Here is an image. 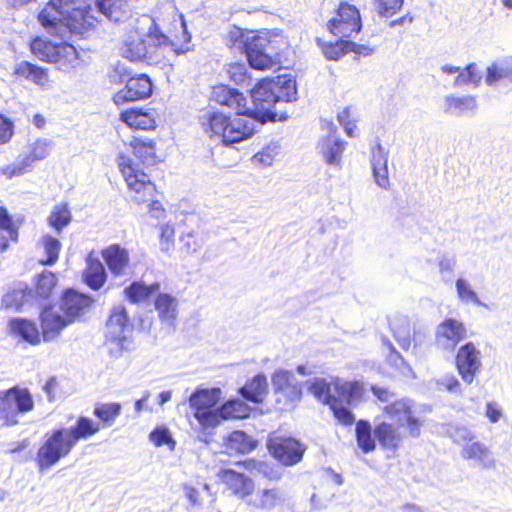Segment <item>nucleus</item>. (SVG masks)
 <instances>
[{"label": "nucleus", "instance_id": "52", "mask_svg": "<svg viewBox=\"0 0 512 512\" xmlns=\"http://www.w3.org/2000/svg\"><path fill=\"white\" fill-rule=\"evenodd\" d=\"M448 434L454 443L464 445L476 441V434L466 425L455 424L448 429Z\"/></svg>", "mask_w": 512, "mask_h": 512}, {"label": "nucleus", "instance_id": "42", "mask_svg": "<svg viewBox=\"0 0 512 512\" xmlns=\"http://www.w3.org/2000/svg\"><path fill=\"white\" fill-rule=\"evenodd\" d=\"M160 288V284L155 282L151 285H146L144 282H133L130 286L124 289L126 297L132 303H139L147 300L152 294L156 293Z\"/></svg>", "mask_w": 512, "mask_h": 512}, {"label": "nucleus", "instance_id": "53", "mask_svg": "<svg viewBox=\"0 0 512 512\" xmlns=\"http://www.w3.org/2000/svg\"><path fill=\"white\" fill-rule=\"evenodd\" d=\"M57 283L56 275L50 271H44L38 275L36 292L42 298H48Z\"/></svg>", "mask_w": 512, "mask_h": 512}, {"label": "nucleus", "instance_id": "16", "mask_svg": "<svg viewBox=\"0 0 512 512\" xmlns=\"http://www.w3.org/2000/svg\"><path fill=\"white\" fill-rule=\"evenodd\" d=\"M272 455L286 466L301 461L305 447L293 438H276L269 442Z\"/></svg>", "mask_w": 512, "mask_h": 512}, {"label": "nucleus", "instance_id": "57", "mask_svg": "<svg viewBox=\"0 0 512 512\" xmlns=\"http://www.w3.org/2000/svg\"><path fill=\"white\" fill-rule=\"evenodd\" d=\"M255 32L253 31H243L242 29L238 27H234L229 32V41L232 44L233 47L244 51L246 48V39L251 38V36H254Z\"/></svg>", "mask_w": 512, "mask_h": 512}, {"label": "nucleus", "instance_id": "51", "mask_svg": "<svg viewBox=\"0 0 512 512\" xmlns=\"http://www.w3.org/2000/svg\"><path fill=\"white\" fill-rule=\"evenodd\" d=\"M317 43L320 46L323 54L329 60H338L343 55L348 53L346 49L347 40H338L335 43L323 42L321 39H317Z\"/></svg>", "mask_w": 512, "mask_h": 512}, {"label": "nucleus", "instance_id": "3", "mask_svg": "<svg viewBox=\"0 0 512 512\" xmlns=\"http://www.w3.org/2000/svg\"><path fill=\"white\" fill-rule=\"evenodd\" d=\"M90 12L89 0H49L37 19L53 35H62L64 28L73 34H83L93 26Z\"/></svg>", "mask_w": 512, "mask_h": 512}, {"label": "nucleus", "instance_id": "46", "mask_svg": "<svg viewBox=\"0 0 512 512\" xmlns=\"http://www.w3.org/2000/svg\"><path fill=\"white\" fill-rule=\"evenodd\" d=\"M122 406L119 403H100L94 408L93 414L103 424L102 427H110L120 415Z\"/></svg>", "mask_w": 512, "mask_h": 512}, {"label": "nucleus", "instance_id": "13", "mask_svg": "<svg viewBox=\"0 0 512 512\" xmlns=\"http://www.w3.org/2000/svg\"><path fill=\"white\" fill-rule=\"evenodd\" d=\"M456 367L462 380L468 385L472 384L482 367L481 352L472 342L459 348Z\"/></svg>", "mask_w": 512, "mask_h": 512}, {"label": "nucleus", "instance_id": "22", "mask_svg": "<svg viewBox=\"0 0 512 512\" xmlns=\"http://www.w3.org/2000/svg\"><path fill=\"white\" fill-rule=\"evenodd\" d=\"M131 330L132 325L125 307L123 305L114 306L107 321V331L109 336L115 341L122 342L126 340L127 335Z\"/></svg>", "mask_w": 512, "mask_h": 512}, {"label": "nucleus", "instance_id": "56", "mask_svg": "<svg viewBox=\"0 0 512 512\" xmlns=\"http://www.w3.org/2000/svg\"><path fill=\"white\" fill-rule=\"evenodd\" d=\"M343 404L345 403L335 399L334 403H331L329 406L333 410L334 416L339 420V422L344 425H350L354 422L355 417Z\"/></svg>", "mask_w": 512, "mask_h": 512}, {"label": "nucleus", "instance_id": "38", "mask_svg": "<svg viewBox=\"0 0 512 512\" xmlns=\"http://www.w3.org/2000/svg\"><path fill=\"white\" fill-rule=\"evenodd\" d=\"M65 429L74 445H76L79 440L87 439L98 433L101 429V424L88 417L81 416L77 419L74 426Z\"/></svg>", "mask_w": 512, "mask_h": 512}, {"label": "nucleus", "instance_id": "45", "mask_svg": "<svg viewBox=\"0 0 512 512\" xmlns=\"http://www.w3.org/2000/svg\"><path fill=\"white\" fill-rule=\"evenodd\" d=\"M483 78V73L480 71L475 63L467 65L465 68H459L457 76L453 82L454 87H463L473 84L478 87Z\"/></svg>", "mask_w": 512, "mask_h": 512}, {"label": "nucleus", "instance_id": "30", "mask_svg": "<svg viewBox=\"0 0 512 512\" xmlns=\"http://www.w3.org/2000/svg\"><path fill=\"white\" fill-rule=\"evenodd\" d=\"M98 11L113 22H123L130 16V6L126 0H96Z\"/></svg>", "mask_w": 512, "mask_h": 512}, {"label": "nucleus", "instance_id": "7", "mask_svg": "<svg viewBox=\"0 0 512 512\" xmlns=\"http://www.w3.org/2000/svg\"><path fill=\"white\" fill-rule=\"evenodd\" d=\"M34 401L26 388L14 386L8 390L0 391V418L8 426L19 423V414L32 411Z\"/></svg>", "mask_w": 512, "mask_h": 512}, {"label": "nucleus", "instance_id": "58", "mask_svg": "<svg viewBox=\"0 0 512 512\" xmlns=\"http://www.w3.org/2000/svg\"><path fill=\"white\" fill-rule=\"evenodd\" d=\"M149 438L151 442L155 444V446H162V445H170V448L173 449L175 442L172 439L171 433L167 428L159 427L154 429L150 435Z\"/></svg>", "mask_w": 512, "mask_h": 512}, {"label": "nucleus", "instance_id": "36", "mask_svg": "<svg viewBox=\"0 0 512 512\" xmlns=\"http://www.w3.org/2000/svg\"><path fill=\"white\" fill-rule=\"evenodd\" d=\"M243 398L254 403H261L268 392L267 379L263 374L256 375L239 390Z\"/></svg>", "mask_w": 512, "mask_h": 512}, {"label": "nucleus", "instance_id": "11", "mask_svg": "<svg viewBox=\"0 0 512 512\" xmlns=\"http://www.w3.org/2000/svg\"><path fill=\"white\" fill-rule=\"evenodd\" d=\"M329 31L341 38H349L361 30V17L358 9L349 3H341L335 17L327 24Z\"/></svg>", "mask_w": 512, "mask_h": 512}, {"label": "nucleus", "instance_id": "41", "mask_svg": "<svg viewBox=\"0 0 512 512\" xmlns=\"http://www.w3.org/2000/svg\"><path fill=\"white\" fill-rule=\"evenodd\" d=\"M336 378L327 381L324 378H316L310 385V392L323 403L330 405L336 399Z\"/></svg>", "mask_w": 512, "mask_h": 512}, {"label": "nucleus", "instance_id": "35", "mask_svg": "<svg viewBox=\"0 0 512 512\" xmlns=\"http://www.w3.org/2000/svg\"><path fill=\"white\" fill-rule=\"evenodd\" d=\"M121 120L134 129L150 130L156 125L151 112L132 108L121 113Z\"/></svg>", "mask_w": 512, "mask_h": 512}, {"label": "nucleus", "instance_id": "37", "mask_svg": "<svg viewBox=\"0 0 512 512\" xmlns=\"http://www.w3.org/2000/svg\"><path fill=\"white\" fill-rule=\"evenodd\" d=\"M50 63L56 64L58 69L64 71L75 67L78 63L76 48L65 42L57 43Z\"/></svg>", "mask_w": 512, "mask_h": 512}, {"label": "nucleus", "instance_id": "59", "mask_svg": "<svg viewBox=\"0 0 512 512\" xmlns=\"http://www.w3.org/2000/svg\"><path fill=\"white\" fill-rule=\"evenodd\" d=\"M25 293L21 290H14L3 296L2 304L6 308H15L20 310L24 305Z\"/></svg>", "mask_w": 512, "mask_h": 512}, {"label": "nucleus", "instance_id": "60", "mask_svg": "<svg viewBox=\"0 0 512 512\" xmlns=\"http://www.w3.org/2000/svg\"><path fill=\"white\" fill-rule=\"evenodd\" d=\"M388 156L389 152L380 143H378L372 149V168L388 167Z\"/></svg>", "mask_w": 512, "mask_h": 512}, {"label": "nucleus", "instance_id": "19", "mask_svg": "<svg viewBox=\"0 0 512 512\" xmlns=\"http://www.w3.org/2000/svg\"><path fill=\"white\" fill-rule=\"evenodd\" d=\"M93 300L74 290H67L60 302L59 310L70 323L83 315L91 306Z\"/></svg>", "mask_w": 512, "mask_h": 512}, {"label": "nucleus", "instance_id": "50", "mask_svg": "<svg viewBox=\"0 0 512 512\" xmlns=\"http://www.w3.org/2000/svg\"><path fill=\"white\" fill-rule=\"evenodd\" d=\"M40 244L42 245L47 256V258L42 261V263L45 265H53L56 263L59 257V252L61 250L60 241L50 235H44L41 238Z\"/></svg>", "mask_w": 512, "mask_h": 512}, {"label": "nucleus", "instance_id": "31", "mask_svg": "<svg viewBox=\"0 0 512 512\" xmlns=\"http://www.w3.org/2000/svg\"><path fill=\"white\" fill-rule=\"evenodd\" d=\"M11 333L24 341L37 345L41 342V334L37 325L28 319L14 318L9 321Z\"/></svg>", "mask_w": 512, "mask_h": 512}, {"label": "nucleus", "instance_id": "14", "mask_svg": "<svg viewBox=\"0 0 512 512\" xmlns=\"http://www.w3.org/2000/svg\"><path fill=\"white\" fill-rule=\"evenodd\" d=\"M51 150V141L38 139L29 146V154L20 156L14 163L4 169V173L13 177L24 174L35 161L45 159Z\"/></svg>", "mask_w": 512, "mask_h": 512}, {"label": "nucleus", "instance_id": "20", "mask_svg": "<svg viewBox=\"0 0 512 512\" xmlns=\"http://www.w3.org/2000/svg\"><path fill=\"white\" fill-rule=\"evenodd\" d=\"M218 477L223 484L239 498H245L254 491V482L241 472L232 469H221Z\"/></svg>", "mask_w": 512, "mask_h": 512}, {"label": "nucleus", "instance_id": "2", "mask_svg": "<svg viewBox=\"0 0 512 512\" xmlns=\"http://www.w3.org/2000/svg\"><path fill=\"white\" fill-rule=\"evenodd\" d=\"M180 26L183 43L178 45L162 32L154 18L149 15H141L136 19L133 29L124 40L121 48L122 55L131 61H152L158 50L168 47L176 55L185 54L190 50L191 35L187 31L186 23L182 17Z\"/></svg>", "mask_w": 512, "mask_h": 512}, {"label": "nucleus", "instance_id": "62", "mask_svg": "<svg viewBox=\"0 0 512 512\" xmlns=\"http://www.w3.org/2000/svg\"><path fill=\"white\" fill-rule=\"evenodd\" d=\"M485 416L492 424L498 423L504 416L502 407L495 401H490L485 407Z\"/></svg>", "mask_w": 512, "mask_h": 512}, {"label": "nucleus", "instance_id": "40", "mask_svg": "<svg viewBox=\"0 0 512 512\" xmlns=\"http://www.w3.org/2000/svg\"><path fill=\"white\" fill-rule=\"evenodd\" d=\"M224 446L228 454H245L255 448L256 442L243 431H233L226 439Z\"/></svg>", "mask_w": 512, "mask_h": 512}, {"label": "nucleus", "instance_id": "24", "mask_svg": "<svg viewBox=\"0 0 512 512\" xmlns=\"http://www.w3.org/2000/svg\"><path fill=\"white\" fill-rule=\"evenodd\" d=\"M485 82L493 88L512 83V57L492 62L486 69Z\"/></svg>", "mask_w": 512, "mask_h": 512}, {"label": "nucleus", "instance_id": "27", "mask_svg": "<svg viewBox=\"0 0 512 512\" xmlns=\"http://www.w3.org/2000/svg\"><path fill=\"white\" fill-rule=\"evenodd\" d=\"M346 142L333 136L322 139L318 144V150L324 161L331 166L341 169L342 154L345 150Z\"/></svg>", "mask_w": 512, "mask_h": 512}, {"label": "nucleus", "instance_id": "47", "mask_svg": "<svg viewBox=\"0 0 512 512\" xmlns=\"http://www.w3.org/2000/svg\"><path fill=\"white\" fill-rule=\"evenodd\" d=\"M72 215L68 208V205L61 204L56 205L51 214L48 217V222L51 227H53L58 234L61 233L62 229L69 225L71 222Z\"/></svg>", "mask_w": 512, "mask_h": 512}, {"label": "nucleus", "instance_id": "55", "mask_svg": "<svg viewBox=\"0 0 512 512\" xmlns=\"http://www.w3.org/2000/svg\"><path fill=\"white\" fill-rule=\"evenodd\" d=\"M133 151L137 158L143 163L152 164L155 160V147L152 142L136 140L133 145Z\"/></svg>", "mask_w": 512, "mask_h": 512}, {"label": "nucleus", "instance_id": "44", "mask_svg": "<svg viewBox=\"0 0 512 512\" xmlns=\"http://www.w3.org/2000/svg\"><path fill=\"white\" fill-rule=\"evenodd\" d=\"M219 423L221 420L237 418L243 419L249 416L250 407L242 400L234 399L227 401L224 405L218 408Z\"/></svg>", "mask_w": 512, "mask_h": 512}, {"label": "nucleus", "instance_id": "9", "mask_svg": "<svg viewBox=\"0 0 512 512\" xmlns=\"http://www.w3.org/2000/svg\"><path fill=\"white\" fill-rule=\"evenodd\" d=\"M117 163L128 188L135 193L133 200L136 203L145 202L154 195L155 185L146 173L137 169L129 156L119 154Z\"/></svg>", "mask_w": 512, "mask_h": 512}, {"label": "nucleus", "instance_id": "18", "mask_svg": "<svg viewBox=\"0 0 512 512\" xmlns=\"http://www.w3.org/2000/svg\"><path fill=\"white\" fill-rule=\"evenodd\" d=\"M479 105L477 96L449 94L443 97V112L454 117L475 115Z\"/></svg>", "mask_w": 512, "mask_h": 512}, {"label": "nucleus", "instance_id": "61", "mask_svg": "<svg viewBox=\"0 0 512 512\" xmlns=\"http://www.w3.org/2000/svg\"><path fill=\"white\" fill-rule=\"evenodd\" d=\"M402 4L403 0H379L378 12L382 16L389 17L394 15Z\"/></svg>", "mask_w": 512, "mask_h": 512}, {"label": "nucleus", "instance_id": "63", "mask_svg": "<svg viewBox=\"0 0 512 512\" xmlns=\"http://www.w3.org/2000/svg\"><path fill=\"white\" fill-rule=\"evenodd\" d=\"M437 385L445 388L450 393L462 392L461 383L454 375H445L437 381Z\"/></svg>", "mask_w": 512, "mask_h": 512}, {"label": "nucleus", "instance_id": "15", "mask_svg": "<svg viewBox=\"0 0 512 512\" xmlns=\"http://www.w3.org/2000/svg\"><path fill=\"white\" fill-rule=\"evenodd\" d=\"M152 91L153 84L149 76L138 74L127 80L125 87L114 96V101L119 105L126 101L143 100L150 97Z\"/></svg>", "mask_w": 512, "mask_h": 512}, {"label": "nucleus", "instance_id": "8", "mask_svg": "<svg viewBox=\"0 0 512 512\" xmlns=\"http://www.w3.org/2000/svg\"><path fill=\"white\" fill-rule=\"evenodd\" d=\"M219 388L197 389L189 397V404L194 409V417L203 429L219 425L218 408H214L220 400Z\"/></svg>", "mask_w": 512, "mask_h": 512}, {"label": "nucleus", "instance_id": "43", "mask_svg": "<svg viewBox=\"0 0 512 512\" xmlns=\"http://www.w3.org/2000/svg\"><path fill=\"white\" fill-rule=\"evenodd\" d=\"M372 426L367 420H359L356 423L355 433L358 447L364 453H370L376 448L375 438L372 436Z\"/></svg>", "mask_w": 512, "mask_h": 512}, {"label": "nucleus", "instance_id": "34", "mask_svg": "<svg viewBox=\"0 0 512 512\" xmlns=\"http://www.w3.org/2000/svg\"><path fill=\"white\" fill-rule=\"evenodd\" d=\"M390 328L400 347L406 351L410 350L412 347L410 319L403 315H396L390 319Z\"/></svg>", "mask_w": 512, "mask_h": 512}, {"label": "nucleus", "instance_id": "5", "mask_svg": "<svg viewBox=\"0 0 512 512\" xmlns=\"http://www.w3.org/2000/svg\"><path fill=\"white\" fill-rule=\"evenodd\" d=\"M269 32H257L251 38L246 39V48L243 51L246 54L249 65L258 70L273 68L277 62L274 56L278 48L275 45Z\"/></svg>", "mask_w": 512, "mask_h": 512}, {"label": "nucleus", "instance_id": "25", "mask_svg": "<svg viewBox=\"0 0 512 512\" xmlns=\"http://www.w3.org/2000/svg\"><path fill=\"white\" fill-rule=\"evenodd\" d=\"M102 257L113 276L121 277L126 274L130 258L125 248L118 244H112L102 251Z\"/></svg>", "mask_w": 512, "mask_h": 512}, {"label": "nucleus", "instance_id": "23", "mask_svg": "<svg viewBox=\"0 0 512 512\" xmlns=\"http://www.w3.org/2000/svg\"><path fill=\"white\" fill-rule=\"evenodd\" d=\"M212 97L220 105L234 109L238 115L237 117H246V98L236 89L229 88L226 85H219L213 88Z\"/></svg>", "mask_w": 512, "mask_h": 512}, {"label": "nucleus", "instance_id": "12", "mask_svg": "<svg viewBox=\"0 0 512 512\" xmlns=\"http://www.w3.org/2000/svg\"><path fill=\"white\" fill-rule=\"evenodd\" d=\"M466 336L465 325L457 319L448 318L437 325L435 344L441 350L452 352Z\"/></svg>", "mask_w": 512, "mask_h": 512}, {"label": "nucleus", "instance_id": "33", "mask_svg": "<svg viewBox=\"0 0 512 512\" xmlns=\"http://www.w3.org/2000/svg\"><path fill=\"white\" fill-rule=\"evenodd\" d=\"M155 309L161 322L172 326L178 316V300L168 293H160L155 299Z\"/></svg>", "mask_w": 512, "mask_h": 512}, {"label": "nucleus", "instance_id": "4", "mask_svg": "<svg viewBox=\"0 0 512 512\" xmlns=\"http://www.w3.org/2000/svg\"><path fill=\"white\" fill-rule=\"evenodd\" d=\"M383 412L395 420L400 427H406L411 437L417 438L425 423L422 406L410 398H402L382 407Z\"/></svg>", "mask_w": 512, "mask_h": 512}, {"label": "nucleus", "instance_id": "49", "mask_svg": "<svg viewBox=\"0 0 512 512\" xmlns=\"http://www.w3.org/2000/svg\"><path fill=\"white\" fill-rule=\"evenodd\" d=\"M56 44L57 43H52L51 41L36 37L31 41L30 49L31 52L40 60L51 62Z\"/></svg>", "mask_w": 512, "mask_h": 512}, {"label": "nucleus", "instance_id": "6", "mask_svg": "<svg viewBox=\"0 0 512 512\" xmlns=\"http://www.w3.org/2000/svg\"><path fill=\"white\" fill-rule=\"evenodd\" d=\"M74 443L65 428L46 434V439L38 449L36 461L40 471L49 469L60 459L66 457L74 447Z\"/></svg>", "mask_w": 512, "mask_h": 512}, {"label": "nucleus", "instance_id": "29", "mask_svg": "<svg viewBox=\"0 0 512 512\" xmlns=\"http://www.w3.org/2000/svg\"><path fill=\"white\" fill-rule=\"evenodd\" d=\"M336 400L348 405L358 404L364 396V384L360 381H346L336 378Z\"/></svg>", "mask_w": 512, "mask_h": 512}, {"label": "nucleus", "instance_id": "54", "mask_svg": "<svg viewBox=\"0 0 512 512\" xmlns=\"http://www.w3.org/2000/svg\"><path fill=\"white\" fill-rule=\"evenodd\" d=\"M281 153V147L277 143H271L253 156V162L262 166H270Z\"/></svg>", "mask_w": 512, "mask_h": 512}, {"label": "nucleus", "instance_id": "64", "mask_svg": "<svg viewBox=\"0 0 512 512\" xmlns=\"http://www.w3.org/2000/svg\"><path fill=\"white\" fill-rule=\"evenodd\" d=\"M371 391L373 395L380 402L385 403V405L390 404L391 402L396 400V395L386 387L373 385L371 386Z\"/></svg>", "mask_w": 512, "mask_h": 512}, {"label": "nucleus", "instance_id": "17", "mask_svg": "<svg viewBox=\"0 0 512 512\" xmlns=\"http://www.w3.org/2000/svg\"><path fill=\"white\" fill-rule=\"evenodd\" d=\"M461 457L470 462L474 467L485 470L496 468V459L489 447L481 441H473L464 444L461 449Z\"/></svg>", "mask_w": 512, "mask_h": 512}, {"label": "nucleus", "instance_id": "39", "mask_svg": "<svg viewBox=\"0 0 512 512\" xmlns=\"http://www.w3.org/2000/svg\"><path fill=\"white\" fill-rule=\"evenodd\" d=\"M86 262L87 268L84 271L85 282L91 289L98 290L103 286L107 278L105 268L98 258L89 256Z\"/></svg>", "mask_w": 512, "mask_h": 512}, {"label": "nucleus", "instance_id": "26", "mask_svg": "<svg viewBox=\"0 0 512 512\" xmlns=\"http://www.w3.org/2000/svg\"><path fill=\"white\" fill-rule=\"evenodd\" d=\"M400 428L399 425L382 421L374 427L373 434L383 448L396 450L404 440Z\"/></svg>", "mask_w": 512, "mask_h": 512}, {"label": "nucleus", "instance_id": "48", "mask_svg": "<svg viewBox=\"0 0 512 512\" xmlns=\"http://www.w3.org/2000/svg\"><path fill=\"white\" fill-rule=\"evenodd\" d=\"M455 288L459 300L463 303H473L476 306H484L480 301L476 291L472 288L470 282L465 278H458L455 282Z\"/></svg>", "mask_w": 512, "mask_h": 512}, {"label": "nucleus", "instance_id": "10", "mask_svg": "<svg viewBox=\"0 0 512 512\" xmlns=\"http://www.w3.org/2000/svg\"><path fill=\"white\" fill-rule=\"evenodd\" d=\"M272 385L280 410L290 409L301 399V387L293 373L288 370L276 371L272 376Z\"/></svg>", "mask_w": 512, "mask_h": 512}, {"label": "nucleus", "instance_id": "1", "mask_svg": "<svg viewBox=\"0 0 512 512\" xmlns=\"http://www.w3.org/2000/svg\"><path fill=\"white\" fill-rule=\"evenodd\" d=\"M252 107H247L246 117H229L219 112H208L201 116L204 131L211 138L217 137L225 145H231L250 138L256 131V123L286 120L287 112L280 108L282 103L297 100L294 78L278 75L262 79L251 91Z\"/></svg>", "mask_w": 512, "mask_h": 512}, {"label": "nucleus", "instance_id": "28", "mask_svg": "<svg viewBox=\"0 0 512 512\" xmlns=\"http://www.w3.org/2000/svg\"><path fill=\"white\" fill-rule=\"evenodd\" d=\"M14 74L33 82L42 89H49L51 87V81L49 79L47 69L28 61H21L17 63L14 69Z\"/></svg>", "mask_w": 512, "mask_h": 512}, {"label": "nucleus", "instance_id": "21", "mask_svg": "<svg viewBox=\"0 0 512 512\" xmlns=\"http://www.w3.org/2000/svg\"><path fill=\"white\" fill-rule=\"evenodd\" d=\"M42 337L45 342L56 339L60 332L69 324L63 315L53 307H45L40 314Z\"/></svg>", "mask_w": 512, "mask_h": 512}, {"label": "nucleus", "instance_id": "32", "mask_svg": "<svg viewBox=\"0 0 512 512\" xmlns=\"http://www.w3.org/2000/svg\"><path fill=\"white\" fill-rule=\"evenodd\" d=\"M287 501V493L282 487L259 489L256 493L254 505L257 508L271 510L283 505Z\"/></svg>", "mask_w": 512, "mask_h": 512}]
</instances>
